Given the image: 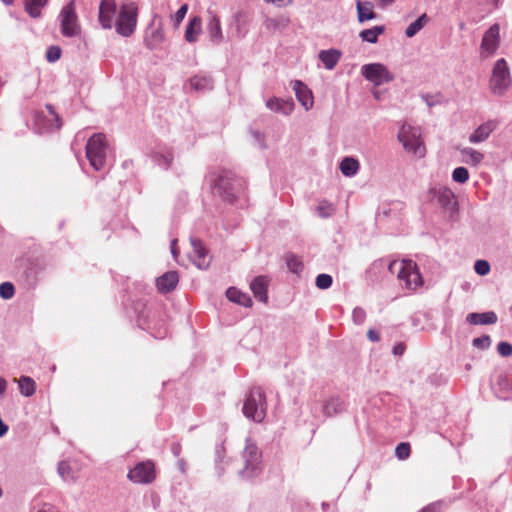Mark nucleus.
Listing matches in <instances>:
<instances>
[{"mask_svg":"<svg viewBox=\"0 0 512 512\" xmlns=\"http://www.w3.org/2000/svg\"><path fill=\"white\" fill-rule=\"evenodd\" d=\"M213 190L224 201L232 203L244 194L246 182L231 171H223L214 180Z\"/></svg>","mask_w":512,"mask_h":512,"instance_id":"1","label":"nucleus"},{"mask_svg":"<svg viewBox=\"0 0 512 512\" xmlns=\"http://www.w3.org/2000/svg\"><path fill=\"white\" fill-rule=\"evenodd\" d=\"M244 467L239 471L242 479H252L262 472V454L250 438L246 439V445L242 453Z\"/></svg>","mask_w":512,"mask_h":512,"instance_id":"2","label":"nucleus"},{"mask_svg":"<svg viewBox=\"0 0 512 512\" xmlns=\"http://www.w3.org/2000/svg\"><path fill=\"white\" fill-rule=\"evenodd\" d=\"M389 271L396 274L408 289L414 290L423 284L418 267L412 260L392 261L389 264Z\"/></svg>","mask_w":512,"mask_h":512,"instance_id":"3","label":"nucleus"},{"mask_svg":"<svg viewBox=\"0 0 512 512\" xmlns=\"http://www.w3.org/2000/svg\"><path fill=\"white\" fill-rule=\"evenodd\" d=\"M266 410L267 404L264 392L259 387L252 388L244 401L243 414L248 419L260 423L266 416Z\"/></svg>","mask_w":512,"mask_h":512,"instance_id":"4","label":"nucleus"},{"mask_svg":"<svg viewBox=\"0 0 512 512\" xmlns=\"http://www.w3.org/2000/svg\"><path fill=\"white\" fill-rule=\"evenodd\" d=\"M107 143L102 133L93 134L86 144V157L90 165L97 171L102 170L106 164Z\"/></svg>","mask_w":512,"mask_h":512,"instance_id":"5","label":"nucleus"},{"mask_svg":"<svg viewBox=\"0 0 512 512\" xmlns=\"http://www.w3.org/2000/svg\"><path fill=\"white\" fill-rule=\"evenodd\" d=\"M511 84L510 71L505 59H498L493 67L492 76L489 81L491 93L502 96Z\"/></svg>","mask_w":512,"mask_h":512,"instance_id":"6","label":"nucleus"},{"mask_svg":"<svg viewBox=\"0 0 512 512\" xmlns=\"http://www.w3.org/2000/svg\"><path fill=\"white\" fill-rule=\"evenodd\" d=\"M420 131L411 125H403L398 133V140L405 150L412 152L415 156L423 158L426 149L420 137Z\"/></svg>","mask_w":512,"mask_h":512,"instance_id":"7","label":"nucleus"},{"mask_svg":"<svg viewBox=\"0 0 512 512\" xmlns=\"http://www.w3.org/2000/svg\"><path fill=\"white\" fill-rule=\"evenodd\" d=\"M137 15V7L134 3L123 4L115 22L116 32L123 37L131 36L136 29Z\"/></svg>","mask_w":512,"mask_h":512,"instance_id":"8","label":"nucleus"},{"mask_svg":"<svg viewBox=\"0 0 512 512\" xmlns=\"http://www.w3.org/2000/svg\"><path fill=\"white\" fill-rule=\"evenodd\" d=\"M60 30L64 37H76L80 35L81 27L76 14L75 0H71L60 11Z\"/></svg>","mask_w":512,"mask_h":512,"instance_id":"9","label":"nucleus"},{"mask_svg":"<svg viewBox=\"0 0 512 512\" xmlns=\"http://www.w3.org/2000/svg\"><path fill=\"white\" fill-rule=\"evenodd\" d=\"M362 76L374 86H381L394 80V75L382 63H369L361 68Z\"/></svg>","mask_w":512,"mask_h":512,"instance_id":"10","label":"nucleus"},{"mask_svg":"<svg viewBox=\"0 0 512 512\" xmlns=\"http://www.w3.org/2000/svg\"><path fill=\"white\" fill-rule=\"evenodd\" d=\"M127 477L136 484H150L156 478L155 465L151 460L138 462L129 470Z\"/></svg>","mask_w":512,"mask_h":512,"instance_id":"11","label":"nucleus"},{"mask_svg":"<svg viewBox=\"0 0 512 512\" xmlns=\"http://www.w3.org/2000/svg\"><path fill=\"white\" fill-rule=\"evenodd\" d=\"M500 26L495 23L484 33L480 44V54L484 58L491 57L500 46Z\"/></svg>","mask_w":512,"mask_h":512,"instance_id":"12","label":"nucleus"},{"mask_svg":"<svg viewBox=\"0 0 512 512\" xmlns=\"http://www.w3.org/2000/svg\"><path fill=\"white\" fill-rule=\"evenodd\" d=\"M157 17V15H154L144 35V44L151 51L160 48L165 41L162 22H159L158 26L152 29Z\"/></svg>","mask_w":512,"mask_h":512,"instance_id":"13","label":"nucleus"},{"mask_svg":"<svg viewBox=\"0 0 512 512\" xmlns=\"http://www.w3.org/2000/svg\"><path fill=\"white\" fill-rule=\"evenodd\" d=\"M190 243L192 246L191 259L194 264L200 269H207L211 262V257L207 249L204 247L201 240L191 237Z\"/></svg>","mask_w":512,"mask_h":512,"instance_id":"14","label":"nucleus"},{"mask_svg":"<svg viewBox=\"0 0 512 512\" xmlns=\"http://www.w3.org/2000/svg\"><path fill=\"white\" fill-rule=\"evenodd\" d=\"M207 14L206 31L208 38L212 44L220 45L224 41L220 18L211 10H208Z\"/></svg>","mask_w":512,"mask_h":512,"instance_id":"15","label":"nucleus"},{"mask_svg":"<svg viewBox=\"0 0 512 512\" xmlns=\"http://www.w3.org/2000/svg\"><path fill=\"white\" fill-rule=\"evenodd\" d=\"M116 7V0H101L98 20L104 29H111L113 27Z\"/></svg>","mask_w":512,"mask_h":512,"instance_id":"16","label":"nucleus"},{"mask_svg":"<svg viewBox=\"0 0 512 512\" xmlns=\"http://www.w3.org/2000/svg\"><path fill=\"white\" fill-rule=\"evenodd\" d=\"M347 402L339 395L331 396L324 401L322 412L325 417H334L347 410Z\"/></svg>","mask_w":512,"mask_h":512,"instance_id":"17","label":"nucleus"},{"mask_svg":"<svg viewBox=\"0 0 512 512\" xmlns=\"http://www.w3.org/2000/svg\"><path fill=\"white\" fill-rule=\"evenodd\" d=\"M291 84L297 100L301 103L304 109H311L314 103L311 90L300 80H294Z\"/></svg>","mask_w":512,"mask_h":512,"instance_id":"18","label":"nucleus"},{"mask_svg":"<svg viewBox=\"0 0 512 512\" xmlns=\"http://www.w3.org/2000/svg\"><path fill=\"white\" fill-rule=\"evenodd\" d=\"M179 283L177 271H168L156 279V287L162 294L172 292Z\"/></svg>","mask_w":512,"mask_h":512,"instance_id":"19","label":"nucleus"},{"mask_svg":"<svg viewBox=\"0 0 512 512\" xmlns=\"http://www.w3.org/2000/svg\"><path fill=\"white\" fill-rule=\"evenodd\" d=\"M497 128V121L488 120L487 122L478 126L473 133L469 136V142L472 144H478L486 141L491 133Z\"/></svg>","mask_w":512,"mask_h":512,"instance_id":"20","label":"nucleus"},{"mask_svg":"<svg viewBox=\"0 0 512 512\" xmlns=\"http://www.w3.org/2000/svg\"><path fill=\"white\" fill-rule=\"evenodd\" d=\"M268 286L269 279L262 275L255 277L250 284V288L255 298L263 303H267L268 301Z\"/></svg>","mask_w":512,"mask_h":512,"instance_id":"21","label":"nucleus"},{"mask_svg":"<svg viewBox=\"0 0 512 512\" xmlns=\"http://www.w3.org/2000/svg\"><path fill=\"white\" fill-rule=\"evenodd\" d=\"M266 107L273 112L288 116L294 110V102L292 99L282 100L280 98L273 97L266 102Z\"/></svg>","mask_w":512,"mask_h":512,"instance_id":"22","label":"nucleus"},{"mask_svg":"<svg viewBox=\"0 0 512 512\" xmlns=\"http://www.w3.org/2000/svg\"><path fill=\"white\" fill-rule=\"evenodd\" d=\"M466 320L471 325H491L497 322L498 317L495 312L488 311L484 313H469Z\"/></svg>","mask_w":512,"mask_h":512,"instance_id":"23","label":"nucleus"},{"mask_svg":"<svg viewBox=\"0 0 512 512\" xmlns=\"http://www.w3.org/2000/svg\"><path fill=\"white\" fill-rule=\"evenodd\" d=\"M202 31V19L199 16L191 18L185 29V40L188 43H195Z\"/></svg>","mask_w":512,"mask_h":512,"instance_id":"24","label":"nucleus"},{"mask_svg":"<svg viewBox=\"0 0 512 512\" xmlns=\"http://www.w3.org/2000/svg\"><path fill=\"white\" fill-rule=\"evenodd\" d=\"M226 296L229 301L242 305L244 307H251L253 302L251 297L236 287H230L226 291Z\"/></svg>","mask_w":512,"mask_h":512,"instance_id":"25","label":"nucleus"},{"mask_svg":"<svg viewBox=\"0 0 512 512\" xmlns=\"http://www.w3.org/2000/svg\"><path fill=\"white\" fill-rule=\"evenodd\" d=\"M356 9H357V15H358V21L360 23H364L368 20H373L377 17L376 13L373 11V3L366 1L362 2L361 0H358L356 2Z\"/></svg>","mask_w":512,"mask_h":512,"instance_id":"26","label":"nucleus"},{"mask_svg":"<svg viewBox=\"0 0 512 512\" xmlns=\"http://www.w3.org/2000/svg\"><path fill=\"white\" fill-rule=\"evenodd\" d=\"M341 58V52L337 49L322 50L319 53V59L326 69L332 70Z\"/></svg>","mask_w":512,"mask_h":512,"instance_id":"27","label":"nucleus"},{"mask_svg":"<svg viewBox=\"0 0 512 512\" xmlns=\"http://www.w3.org/2000/svg\"><path fill=\"white\" fill-rule=\"evenodd\" d=\"M49 0H24L25 12L34 19L40 18L42 9L47 6Z\"/></svg>","mask_w":512,"mask_h":512,"instance_id":"28","label":"nucleus"},{"mask_svg":"<svg viewBox=\"0 0 512 512\" xmlns=\"http://www.w3.org/2000/svg\"><path fill=\"white\" fill-rule=\"evenodd\" d=\"M360 168L359 161L353 157H345L339 164L341 173L346 177L355 176Z\"/></svg>","mask_w":512,"mask_h":512,"instance_id":"29","label":"nucleus"},{"mask_svg":"<svg viewBox=\"0 0 512 512\" xmlns=\"http://www.w3.org/2000/svg\"><path fill=\"white\" fill-rule=\"evenodd\" d=\"M289 23V18L285 16H278L274 18H266L263 25L269 31H282L288 27Z\"/></svg>","mask_w":512,"mask_h":512,"instance_id":"30","label":"nucleus"},{"mask_svg":"<svg viewBox=\"0 0 512 512\" xmlns=\"http://www.w3.org/2000/svg\"><path fill=\"white\" fill-rule=\"evenodd\" d=\"M385 32V26L377 25L369 29L362 30L359 33V37L362 41L375 44L378 41V37Z\"/></svg>","mask_w":512,"mask_h":512,"instance_id":"31","label":"nucleus"},{"mask_svg":"<svg viewBox=\"0 0 512 512\" xmlns=\"http://www.w3.org/2000/svg\"><path fill=\"white\" fill-rule=\"evenodd\" d=\"M461 155L465 158V162L472 166H478L484 159V154L471 148L464 147L460 150Z\"/></svg>","mask_w":512,"mask_h":512,"instance_id":"32","label":"nucleus"},{"mask_svg":"<svg viewBox=\"0 0 512 512\" xmlns=\"http://www.w3.org/2000/svg\"><path fill=\"white\" fill-rule=\"evenodd\" d=\"M497 386V394L499 398L504 400L512 399V384L507 377H499Z\"/></svg>","mask_w":512,"mask_h":512,"instance_id":"33","label":"nucleus"},{"mask_svg":"<svg viewBox=\"0 0 512 512\" xmlns=\"http://www.w3.org/2000/svg\"><path fill=\"white\" fill-rule=\"evenodd\" d=\"M18 383L22 395L30 397L35 393L36 384L31 377L21 376Z\"/></svg>","mask_w":512,"mask_h":512,"instance_id":"34","label":"nucleus"},{"mask_svg":"<svg viewBox=\"0 0 512 512\" xmlns=\"http://www.w3.org/2000/svg\"><path fill=\"white\" fill-rule=\"evenodd\" d=\"M427 22L426 14H422L415 21L409 24V26L405 30V34L407 37L411 38L415 36L425 25Z\"/></svg>","mask_w":512,"mask_h":512,"instance_id":"35","label":"nucleus"},{"mask_svg":"<svg viewBox=\"0 0 512 512\" xmlns=\"http://www.w3.org/2000/svg\"><path fill=\"white\" fill-rule=\"evenodd\" d=\"M190 86L196 90H206L212 88V79L210 77H198L195 76L190 80Z\"/></svg>","mask_w":512,"mask_h":512,"instance_id":"36","label":"nucleus"},{"mask_svg":"<svg viewBox=\"0 0 512 512\" xmlns=\"http://www.w3.org/2000/svg\"><path fill=\"white\" fill-rule=\"evenodd\" d=\"M286 265L295 274H299L303 270V263L295 254H288L286 256Z\"/></svg>","mask_w":512,"mask_h":512,"instance_id":"37","label":"nucleus"},{"mask_svg":"<svg viewBox=\"0 0 512 512\" xmlns=\"http://www.w3.org/2000/svg\"><path fill=\"white\" fill-rule=\"evenodd\" d=\"M452 179L457 183H465L469 179V172L465 167H457L452 172Z\"/></svg>","mask_w":512,"mask_h":512,"instance_id":"38","label":"nucleus"},{"mask_svg":"<svg viewBox=\"0 0 512 512\" xmlns=\"http://www.w3.org/2000/svg\"><path fill=\"white\" fill-rule=\"evenodd\" d=\"M332 283H333L332 276L329 274H325V273L319 274L316 277V281H315L317 288L322 289V290L330 288Z\"/></svg>","mask_w":512,"mask_h":512,"instance_id":"39","label":"nucleus"},{"mask_svg":"<svg viewBox=\"0 0 512 512\" xmlns=\"http://www.w3.org/2000/svg\"><path fill=\"white\" fill-rule=\"evenodd\" d=\"M187 11H188V5L183 4L178 9V11L174 15L171 16V21L175 28H178L180 26L181 22L183 21V19L185 18L186 14H187Z\"/></svg>","mask_w":512,"mask_h":512,"instance_id":"40","label":"nucleus"},{"mask_svg":"<svg viewBox=\"0 0 512 512\" xmlns=\"http://www.w3.org/2000/svg\"><path fill=\"white\" fill-rule=\"evenodd\" d=\"M15 294L14 285L10 282H3L0 284V296L5 299H11Z\"/></svg>","mask_w":512,"mask_h":512,"instance_id":"41","label":"nucleus"},{"mask_svg":"<svg viewBox=\"0 0 512 512\" xmlns=\"http://www.w3.org/2000/svg\"><path fill=\"white\" fill-rule=\"evenodd\" d=\"M61 55H62V50L59 46H56V45H52V46L48 47V49L46 51V59L50 63H54L57 60H59Z\"/></svg>","mask_w":512,"mask_h":512,"instance_id":"42","label":"nucleus"},{"mask_svg":"<svg viewBox=\"0 0 512 512\" xmlns=\"http://www.w3.org/2000/svg\"><path fill=\"white\" fill-rule=\"evenodd\" d=\"M410 454V445L409 443L402 442L399 443L395 449V455L400 460H405L408 458Z\"/></svg>","mask_w":512,"mask_h":512,"instance_id":"43","label":"nucleus"},{"mask_svg":"<svg viewBox=\"0 0 512 512\" xmlns=\"http://www.w3.org/2000/svg\"><path fill=\"white\" fill-rule=\"evenodd\" d=\"M57 471H58V474L61 476V478L64 480H68L72 477V475H71L72 469H71L69 463L66 461L59 462Z\"/></svg>","mask_w":512,"mask_h":512,"instance_id":"44","label":"nucleus"},{"mask_svg":"<svg viewBox=\"0 0 512 512\" xmlns=\"http://www.w3.org/2000/svg\"><path fill=\"white\" fill-rule=\"evenodd\" d=\"M453 198L454 195L452 191L449 189H444L438 195V202L441 204V206L447 207L451 204Z\"/></svg>","mask_w":512,"mask_h":512,"instance_id":"45","label":"nucleus"},{"mask_svg":"<svg viewBox=\"0 0 512 512\" xmlns=\"http://www.w3.org/2000/svg\"><path fill=\"white\" fill-rule=\"evenodd\" d=\"M474 347L482 350H486L491 345V339L488 335H483L481 337L474 338L472 341Z\"/></svg>","mask_w":512,"mask_h":512,"instance_id":"46","label":"nucleus"},{"mask_svg":"<svg viewBox=\"0 0 512 512\" xmlns=\"http://www.w3.org/2000/svg\"><path fill=\"white\" fill-rule=\"evenodd\" d=\"M474 269L480 276H485L490 272V264L486 260H477Z\"/></svg>","mask_w":512,"mask_h":512,"instance_id":"47","label":"nucleus"},{"mask_svg":"<svg viewBox=\"0 0 512 512\" xmlns=\"http://www.w3.org/2000/svg\"><path fill=\"white\" fill-rule=\"evenodd\" d=\"M352 320L356 325H361L366 320V312L361 307L354 308L352 312Z\"/></svg>","mask_w":512,"mask_h":512,"instance_id":"48","label":"nucleus"},{"mask_svg":"<svg viewBox=\"0 0 512 512\" xmlns=\"http://www.w3.org/2000/svg\"><path fill=\"white\" fill-rule=\"evenodd\" d=\"M155 161L163 169H168V168H170V166L172 164L173 156L171 153H168L166 155L156 156Z\"/></svg>","mask_w":512,"mask_h":512,"instance_id":"49","label":"nucleus"},{"mask_svg":"<svg viewBox=\"0 0 512 512\" xmlns=\"http://www.w3.org/2000/svg\"><path fill=\"white\" fill-rule=\"evenodd\" d=\"M242 13L241 12H237L233 15V21L236 25V31H237V35L239 37H244L245 34H246V31H244L243 29V21H242Z\"/></svg>","mask_w":512,"mask_h":512,"instance_id":"50","label":"nucleus"},{"mask_svg":"<svg viewBox=\"0 0 512 512\" xmlns=\"http://www.w3.org/2000/svg\"><path fill=\"white\" fill-rule=\"evenodd\" d=\"M497 351L502 357H509L512 355V345L502 341L497 345Z\"/></svg>","mask_w":512,"mask_h":512,"instance_id":"51","label":"nucleus"},{"mask_svg":"<svg viewBox=\"0 0 512 512\" xmlns=\"http://www.w3.org/2000/svg\"><path fill=\"white\" fill-rule=\"evenodd\" d=\"M251 135L256 145H258L261 149L267 148L265 143V135L262 132L258 130H251Z\"/></svg>","mask_w":512,"mask_h":512,"instance_id":"52","label":"nucleus"},{"mask_svg":"<svg viewBox=\"0 0 512 512\" xmlns=\"http://www.w3.org/2000/svg\"><path fill=\"white\" fill-rule=\"evenodd\" d=\"M318 215L322 218H329L333 213V208L331 205H322L320 204L317 207Z\"/></svg>","mask_w":512,"mask_h":512,"instance_id":"53","label":"nucleus"},{"mask_svg":"<svg viewBox=\"0 0 512 512\" xmlns=\"http://www.w3.org/2000/svg\"><path fill=\"white\" fill-rule=\"evenodd\" d=\"M423 101L429 106V107H433V106H436L438 104H440V99H439V96H434V95H429V94H424L421 96Z\"/></svg>","mask_w":512,"mask_h":512,"instance_id":"54","label":"nucleus"},{"mask_svg":"<svg viewBox=\"0 0 512 512\" xmlns=\"http://www.w3.org/2000/svg\"><path fill=\"white\" fill-rule=\"evenodd\" d=\"M35 512H58L56 508L49 503H42L35 508Z\"/></svg>","mask_w":512,"mask_h":512,"instance_id":"55","label":"nucleus"},{"mask_svg":"<svg viewBox=\"0 0 512 512\" xmlns=\"http://www.w3.org/2000/svg\"><path fill=\"white\" fill-rule=\"evenodd\" d=\"M152 335L156 339H163L168 335V329L166 327L159 328L157 331H153Z\"/></svg>","mask_w":512,"mask_h":512,"instance_id":"56","label":"nucleus"},{"mask_svg":"<svg viewBox=\"0 0 512 512\" xmlns=\"http://www.w3.org/2000/svg\"><path fill=\"white\" fill-rule=\"evenodd\" d=\"M367 337L372 342H378L380 340V335L374 329H369L367 332Z\"/></svg>","mask_w":512,"mask_h":512,"instance_id":"57","label":"nucleus"},{"mask_svg":"<svg viewBox=\"0 0 512 512\" xmlns=\"http://www.w3.org/2000/svg\"><path fill=\"white\" fill-rule=\"evenodd\" d=\"M405 351V344L398 343L393 347V354L397 356H401Z\"/></svg>","mask_w":512,"mask_h":512,"instance_id":"58","label":"nucleus"},{"mask_svg":"<svg viewBox=\"0 0 512 512\" xmlns=\"http://www.w3.org/2000/svg\"><path fill=\"white\" fill-rule=\"evenodd\" d=\"M171 452L175 457H179L181 453L180 443L174 442L171 444Z\"/></svg>","mask_w":512,"mask_h":512,"instance_id":"59","label":"nucleus"},{"mask_svg":"<svg viewBox=\"0 0 512 512\" xmlns=\"http://www.w3.org/2000/svg\"><path fill=\"white\" fill-rule=\"evenodd\" d=\"M177 467H178V469H179L182 473H185V471H186V462H185V460H184V459H182V458H179V459L177 460Z\"/></svg>","mask_w":512,"mask_h":512,"instance_id":"60","label":"nucleus"},{"mask_svg":"<svg viewBox=\"0 0 512 512\" xmlns=\"http://www.w3.org/2000/svg\"><path fill=\"white\" fill-rule=\"evenodd\" d=\"M47 108L49 109L50 113H51V114L54 116V118H55V121H56V123H57L56 128H57V129H59V128L61 127V122H60V119H59L58 115H56V114H55V112H54V110H53L52 106L48 105V106H47Z\"/></svg>","mask_w":512,"mask_h":512,"instance_id":"61","label":"nucleus"},{"mask_svg":"<svg viewBox=\"0 0 512 512\" xmlns=\"http://www.w3.org/2000/svg\"><path fill=\"white\" fill-rule=\"evenodd\" d=\"M8 431V426L0 419V437H3Z\"/></svg>","mask_w":512,"mask_h":512,"instance_id":"62","label":"nucleus"},{"mask_svg":"<svg viewBox=\"0 0 512 512\" xmlns=\"http://www.w3.org/2000/svg\"><path fill=\"white\" fill-rule=\"evenodd\" d=\"M7 382L4 378L0 377V395L4 394L6 391Z\"/></svg>","mask_w":512,"mask_h":512,"instance_id":"63","label":"nucleus"},{"mask_svg":"<svg viewBox=\"0 0 512 512\" xmlns=\"http://www.w3.org/2000/svg\"><path fill=\"white\" fill-rule=\"evenodd\" d=\"M422 512H438V507L435 505H430L425 507Z\"/></svg>","mask_w":512,"mask_h":512,"instance_id":"64","label":"nucleus"}]
</instances>
